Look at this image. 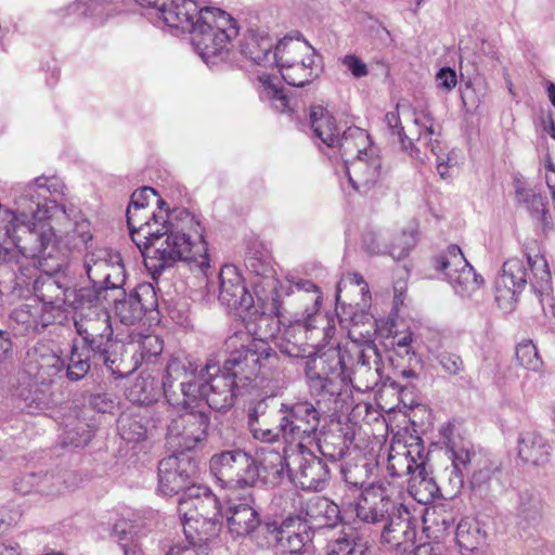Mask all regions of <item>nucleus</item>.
Returning <instances> with one entry per match:
<instances>
[{"mask_svg": "<svg viewBox=\"0 0 555 555\" xmlns=\"http://www.w3.org/2000/svg\"><path fill=\"white\" fill-rule=\"evenodd\" d=\"M243 361L241 353L231 351L222 369L210 359L198 372V364L190 358H172L163 379L164 395L170 405L192 408L205 401L212 410L225 411L233 405L240 387L262 375L249 374Z\"/></svg>", "mask_w": 555, "mask_h": 555, "instance_id": "1", "label": "nucleus"}, {"mask_svg": "<svg viewBox=\"0 0 555 555\" xmlns=\"http://www.w3.org/2000/svg\"><path fill=\"white\" fill-rule=\"evenodd\" d=\"M380 354L372 345L352 343L345 348L330 347L306 362L305 372L310 390L345 401L350 387L364 392L380 378Z\"/></svg>", "mask_w": 555, "mask_h": 555, "instance_id": "2", "label": "nucleus"}, {"mask_svg": "<svg viewBox=\"0 0 555 555\" xmlns=\"http://www.w3.org/2000/svg\"><path fill=\"white\" fill-rule=\"evenodd\" d=\"M133 243L142 254L153 247L162 268L170 267L177 261L194 262L202 270L209 267L203 228L188 210L169 214L163 223L158 220L140 223L139 230L133 234Z\"/></svg>", "mask_w": 555, "mask_h": 555, "instance_id": "3", "label": "nucleus"}, {"mask_svg": "<svg viewBox=\"0 0 555 555\" xmlns=\"http://www.w3.org/2000/svg\"><path fill=\"white\" fill-rule=\"evenodd\" d=\"M253 305L242 315L246 332L237 331L225 340V347L234 353H241L245 360V371L249 374L262 372L266 376L276 366L278 356L270 348L268 340H276L281 328L279 301L272 298L269 304L260 307Z\"/></svg>", "mask_w": 555, "mask_h": 555, "instance_id": "4", "label": "nucleus"}, {"mask_svg": "<svg viewBox=\"0 0 555 555\" xmlns=\"http://www.w3.org/2000/svg\"><path fill=\"white\" fill-rule=\"evenodd\" d=\"M74 325L94 360H100L112 374L122 373L118 366L124 344L114 336L111 315L100 304L99 292L81 287L75 297Z\"/></svg>", "mask_w": 555, "mask_h": 555, "instance_id": "5", "label": "nucleus"}, {"mask_svg": "<svg viewBox=\"0 0 555 555\" xmlns=\"http://www.w3.org/2000/svg\"><path fill=\"white\" fill-rule=\"evenodd\" d=\"M296 289L298 299L311 302V307L306 308L307 315L304 320H297L284 328H280L276 346L282 353L293 358H304L308 352L309 360L313 354L308 351V348H318L320 338H331L335 327L331 325V320L319 311L321 296L312 282L297 283ZM320 352L318 351L317 354Z\"/></svg>", "mask_w": 555, "mask_h": 555, "instance_id": "6", "label": "nucleus"}, {"mask_svg": "<svg viewBox=\"0 0 555 555\" xmlns=\"http://www.w3.org/2000/svg\"><path fill=\"white\" fill-rule=\"evenodd\" d=\"M17 254L33 259L44 271L62 268L63 254L50 223L0 225V261H11Z\"/></svg>", "mask_w": 555, "mask_h": 555, "instance_id": "7", "label": "nucleus"}, {"mask_svg": "<svg viewBox=\"0 0 555 555\" xmlns=\"http://www.w3.org/2000/svg\"><path fill=\"white\" fill-rule=\"evenodd\" d=\"M389 134L410 157L424 164L429 154L439 158L442 152L440 131L434 127V117L423 111L416 113L409 104L398 103L395 111L385 115Z\"/></svg>", "mask_w": 555, "mask_h": 555, "instance_id": "8", "label": "nucleus"}, {"mask_svg": "<svg viewBox=\"0 0 555 555\" xmlns=\"http://www.w3.org/2000/svg\"><path fill=\"white\" fill-rule=\"evenodd\" d=\"M540 297H548L552 291V276L544 256L526 255L524 258H509L503 263L502 274L495 281L496 299L515 300L527 284Z\"/></svg>", "mask_w": 555, "mask_h": 555, "instance_id": "9", "label": "nucleus"}, {"mask_svg": "<svg viewBox=\"0 0 555 555\" xmlns=\"http://www.w3.org/2000/svg\"><path fill=\"white\" fill-rule=\"evenodd\" d=\"M193 44L205 63L215 57H222L228 51L232 39L238 35L235 20L225 11L215 7H202L195 18Z\"/></svg>", "mask_w": 555, "mask_h": 555, "instance_id": "10", "label": "nucleus"}, {"mask_svg": "<svg viewBox=\"0 0 555 555\" xmlns=\"http://www.w3.org/2000/svg\"><path fill=\"white\" fill-rule=\"evenodd\" d=\"M209 469L223 488L254 487L261 477V466L242 449L222 451L211 456Z\"/></svg>", "mask_w": 555, "mask_h": 555, "instance_id": "11", "label": "nucleus"}, {"mask_svg": "<svg viewBox=\"0 0 555 555\" xmlns=\"http://www.w3.org/2000/svg\"><path fill=\"white\" fill-rule=\"evenodd\" d=\"M270 463L273 465L274 476H280L286 466L294 485L302 490L322 491L331 478L327 464L307 448L299 449L292 463H285V459L278 452L271 453Z\"/></svg>", "mask_w": 555, "mask_h": 555, "instance_id": "12", "label": "nucleus"}, {"mask_svg": "<svg viewBox=\"0 0 555 555\" xmlns=\"http://www.w3.org/2000/svg\"><path fill=\"white\" fill-rule=\"evenodd\" d=\"M280 430L282 438L291 443L296 442L298 449L318 440L321 413L309 401L293 404L283 403L280 408Z\"/></svg>", "mask_w": 555, "mask_h": 555, "instance_id": "13", "label": "nucleus"}, {"mask_svg": "<svg viewBox=\"0 0 555 555\" xmlns=\"http://www.w3.org/2000/svg\"><path fill=\"white\" fill-rule=\"evenodd\" d=\"M434 266L443 272L454 292L462 297H470L483 283L482 276L476 273L457 245L448 246L435 258Z\"/></svg>", "mask_w": 555, "mask_h": 555, "instance_id": "14", "label": "nucleus"}, {"mask_svg": "<svg viewBox=\"0 0 555 555\" xmlns=\"http://www.w3.org/2000/svg\"><path fill=\"white\" fill-rule=\"evenodd\" d=\"M85 270L99 297L104 291L121 288L126 281L121 257L112 249L98 248L87 253Z\"/></svg>", "mask_w": 555, "mask_h": 555, "instance_id": "15", "label": "nucleus"}, {"mask_svg": "<svg viewBox=\"0 0 555 555\" xmlns=\"http://www.w3.org/2000/svg\"><path fill=\"white\" fill-rule=\"evenodd\" d=\"M34 292L42 311L61 323L66 318L67 309H75V297L79 289H72L59 278L46 272L36 279Z\"/></svg>", "mask_w": 555, "mask_h": 555, "instance_id": "16", "label": "nucleus"}, {"mask_svg": "<svg viewBox=\"0 0 555 555\" xmlns=\"http://www.w3.org/2000/svg\"><path fill=\"white\" fill-rule=\"evenodd\" d=\"M208 426L209 417L204 412H186L168 425L167 444L178 454L193 450L206 439Z\"/></svg>", "mask_w": 555, "mask_h": 555, "instance_id": "17", "label": "nucleus"}, {"mask_svg": "<svg viewBox=\"0 0 555 555\" xmlns=\"http://www.w3.org/2000/svg\"><path fill=\"white\" fill-rule=\"evenodd\" d=\"M196 473L197 465L191 455L173 452L159 461L158 491L169 496L184 492L193 483Z\"/></svg>", "mask_w": 555, "mask_h": 555, "instance_id": "18", "label": "nucleus"}, {"mask_svg": "<svg viewBox=\"0 0 555 555\" xmlns=\"http://www.w3.org/2000/svg\"><path fill=\"white\" fill-rule=\"evenodd\" d=\"M391 498V489L384 485H370L358 499L354 511L359 520L365 524L380 522L397 512L398 506Z\"/></svg>", "mask_w": 555, "mask_h": 555, "instance_id": "19", "label": "nucleus"}, {"mask_svg": "<svg viewBox=\"0 0 555 555\" xmlns=\"http://www.w3.org/2000/svg\"><path fill=\"white\" fill-rule=\"evenodd\" d=\"M415 538L414 520L410 512L400 504L382 531V544L397 554H410L415 550Z\"/></svg>", "mask_w": 555, "mask_h": 555, "instance_id": "20", "label": "nucleus"}, {"mask_svg": "<svg viewBox=\"0 0 555 555\" xmlns=\"http://www.w3.org/2000/svg\"><path fill=\"white\" fill-rule=\"evenodd\" d=\"M178 512L181 519L204 517L220 519V503L211 490L202 485L192 483L179 499Z\"/></svg>", "mask_w": 555, "mask_h": 555, "instance_id": "21", "label": "nucleus"}, {"mask_svg": "<svg viewBox=\"0 0 555 555\" xmlns=\"http://www.w3.org/2000/svg\"><path fill=\"white\" fill-rule=\"evenodd\" d=\"M219 301L230 309L242 310V312L251 309L255 302L242 275L232 264L223 266L219 272Z\"/></svg>", "mask_w": 555, "mask_h": 555, "instance_id": "22", "label": "nucleus"}, {"mask_svg": "<svg viewBox=\"0 0 555 555\" xmlns=\"http://www.w3.org/2000/svg\"><path fill=\"white\" fill-rule=\"evenodd\" d=\"M279 548L289 555H315L312 543L313 531L307 520L300 517H287L282 521Z\"/></svg>", "mask_w": 555, "mask_h": 555, "instance_id": "23", "label": "nucleus"}, {"mask_svg": "<svg viewBox=\"0 0 555 555\" xmlns=\"http://www.w3.org/2000/svg\"><path fill=\"white\" fill-rule=\"evenodd\" d=\"M154 295V288L151 285H140L129 294L122 292V297L114 300L115 317L125 325L137 324L149 309L147 297L153 299Z\"/></svg>", "mask_w": 555, "mask_h": 555, "instance_id": "24", "label": "nucleus"}, {"mask_svg": "<svg viewBox=\"0 0 555 555\" xmlns=\"http://www.w3.org/2000/svg\"><path fill=\"white\" fill-rule=\"evenodd\" d=\"M201 10L202 5L195 0H167L158 7V16L169 27L189 31L194 28Z\"/></svg>", "mask_w": 555, "mask_h": 555, "instance_id": "25", "label": "nucleus"}, {"mask_svg": "<svg viewBox=\"0 0 555 555\" xmlns=\"http://www.w3.org/2000/svg\"><path fill=\"white\" fill-rule=\"evenodd\" d=\"M371 548L370 535L353 526L344 528L337 537L327 541L326 555H367Z\"/></svg>", "mask_w": 555, "mask_h": 555, "instance_id": "26", "label": "nucleus"}, {"mask_svg": "<svg viewBox=\"0 0 555 555\" xmlns=\"http://www.w3.org/2000/svg\"><path fill=\"white\" fill-rule=\"evenodd\" d=\"M359 156L346 165L351 186L361 193H367L380 178V159L376 156Z\"/></svg>", "mask_w": 555, "mask_h": 555, "instance_id": "27", "label": "nucleus"}, {"mask_svg": "<svg viewBox=\"0 0 555 555\" xmlns=\"http://www.w3.org/2000/svg\"><path fill=\"white\" fill-rule=\"evenodd\" d=\"M269 66L289 67L295 63L314 59V49L304 39L284 37L273 47Z\"/></svg>", "mask_w": 555, "mask_h": 555, "instance_id": "28", "label": "nucleus"}, {"mask_svg": "<svg viewBox=\"0 0 555 555\" xmlns=\"http://www.w3.org/2000/svg\"><path fill=\"white\" fill-rule=\"evenodd\" d=\"M151 201H155L157 205L164 204V202L158 198L156 191L150 186L135 190L131 195V201L127 209V223L132 241L133 234L139 230L140 223H145L146 221L154 222L157 220L155 214L146 209Z\"/></svg>", "mask_w": 555, "mask_h": 555, "instance_id": "29", "label": "nucleus"}, {"mask_svg": "<svg viewBox=\"0 0 555 555\" xmlns=\"http://www.w3.org/2000/svg\"><path fill=\"white\" fill-rule=\"evenodd\" d=\"M418 462H426L424 449L418 444L391 447L387 470L393 477H411L414 469H417Z\"/></svg>", "mask_w": 555, "mask_h": 555, "instance_id": "30", "label": "nucleus"}, {"mask_svg": "<svg viewBox=\"0 0 555 555\" xmlns=\"http://www.w3.org/2000/svg\"><path fill=\"white\" fill-rule=\"evenodd\" d=\"M273 47V39L263 30L248 29L240 41L241 53L251 62L263 66H269Z\"/></svg>", "mask_w": 555, "mask_h": 555, "instance_id": "31", "label": "nucleus"}, {"mask_svg": "<svg viewBox=\"0 0 555 555\" xmlns=\"http://www.w3.org/2000/svg\"><path fill=\"white\" fill-rule=\"evenodd\" d=\"M551 449L547 440L535 431L521 433L517 439L518 456L527 464L545 465L550 461Z\"/></svg>", "mask_w": 555, "mask_h": 555, "instance_id": "32", "label": "nucleus"}, {"mask_svg": "<svg viewBox=\"0 0 555 555\" xmlns=\"http://www.w3.org/2000/svg\"><path fill=\"white\" fill-rule=\"evenodd\" d=\"M227 517L229 531L237 538L250 537L260 525L259 513L249 502L232 504Z\"/></svg>", "mask_w": 555, "mask_h": 555, "instance_id": "33", "label": "nucleus"}, {"mask_svg": "<svg viewBox=\"0 0 555 555\" xmlns=\"http://www.w3.org/2000/svg\"><path fill=\"white\" fill-rule=\"evenodd\" d=\"M515 199L517 205L522 206L538 222L546 227L550 224L546 199L533 189L526 188L519 178L514 180Z\"/></svg>", "mask_w": 555, "mask_h": 555, "instance_id": "34", "label": "nucleus"}, {"mask_svg": "<svg viewBox=\"0 0 555 555\" xmlns=\"http://www.w3.org/2000/svg\"><path fill=\"white\" fill-rule=\"evenodd\" d=\"M487 537L485 526L474 518L461 519L455 529V540L462 555L481 548L487 543Z\"/></svg>", "mask_w": 555, "mask_h": 555, "instance_id": "35", "label": "nucleus"}, {"mask_svg": "<svg viewBox=\"0 0 555 555\" xmlns=\"http://www.w3.org/2000/svg\"><path fill=\"white\" fill-rule=\"evenodd\" d=\"M10 319L24 331H38L39 327L44 328L55 323V318L46 314L36 300H34V304L22 302L11 311Z\"/></svg>", "mask_w": 555, "mask_h": 555, "instance_id": "36", "label": "nucleus"}, {"mask_svg": "<svg viewBox=\"0 0 555 555\" xmlns=\"http://www.w3.org/2000/svg\"><path fill=\"white\" fill-rule=\"evenodd\" d=\"M245 266L251 273L261 278V281L255 282L256 287L263 284L271 293L275 292L276 280L267 251L256 246L249 247L245 257Z\"/></svg>", "mask_w": 555, "mask_h": 555, "instance_id": "37", "label": "nucleus"}, {"mask_svg": "<svg viewBox=\"0 0 555 555\" xmlns=\"http://www.w3.org/2000/svg\"><path fill=\"white\" fill-rule=\"evenodd\" d=\"M336 146L339 147L347 165L359 156H367L366 150L370 146V137L365 130L359 127H349L341 137L338 135Z\"/></svg>", "mask_w": 555, "mask_h": 555, "instance_id": "38", "label": "nucleus"}, {"mask_svg": "<svg viewBox=\"0 0 555 555\" xmlns=\"http://www.w3.org/2000/svg\"><path fill=\"white\" fill-rule=\"evenodd\" d=\"M64 369V361L56 353L49 350H36L30 372L41 385L50 384Z\"/></svg>", "mask_w": 555, "mask_h": 555, "instance_id": "39", "label": "nucleus"}, {"mask_svg": "<svg viewBox=\"0 0 555 555\" xmlns=\"http://www.w3.org/2000/svg\"><path fill=\"white\" fill-rule=\"evenodd\" d=\"M418 463L417 469H414V473L408 479V489L418 503L427 504L436 498L439 489L434 478L428 475L426 462Z\"/></svg>", "mask_w": 555, "mask_h": 555, "instance_id": "40", "label": "nucleus"}, {"mask_svg": "<svg viewBox=\"0 0 555 555\" xmlns=\"http://www.w3.org/2000/svg\"><path fill=\"white\" fill-rule=\"evenodd\" d=\"M184 534L190 543L206 544L209 547L211 539L220 531V519L194 517L193 520L181 519Z\"/></svg>", "mask_w": 555, "mask_h": 555, "instance_id": "41", "label": "nucleus"}, {"mask_svg": "<svg viewBox=\"0 0 555 555\" xmlns=\"http://www.w3.org/2000/svg\"><path fill=\"white\" fill-rule=\"evenodd\" d=\"M501 469L493 463H487L476 469L470 478V487L475 494L486 498L502 488Z\"/></svg>", "mask_w": 555, "mask_h": 555, "instance_id": "42", "label": "nucleus"}, {"mask_svg": "<svg viewBox=\"0 0 555 555\" xmlns=\"http://www.w3.org/2000/svg\"><path fill=\"white\" fill-rule=\"evenodd\" d=\"M36 380L34 384L21 386L17 391L20 400L23 402V409L28 413H39L53 403L52 393L48 385H38Z\"/></svg>", "mask_w": 555, "mask_h": 555, "instance_id": "43", "label": "nucleus"}, {"mask_svg": "<svg viewBox=\"0 0 555 555\" xmlns=\"http://www.w3.org/2000/svg\"><path fill=\"white\" fill-rule=\"evenodd\" d=\"M310 124L315 134L324 144L330 147L336 146L338 133L335 120L324 107L312 106L310 111Z\"/></svg>", "mask_w": 555, "mask_h": 555, "instance_id": "44", "label": "nucleus"}, {"mask_svg": "<svg viewBox=\"0 0 555 555\" xmlns=\"http://www.w3.org/2000/svg\"><path fill=\"white\" fill-rule=\"evenodd\" d=\"M91 362L95 365L102 363V361L93 359L92 351H89L85 345L81 348L73 345L66 367L68 379L77 382L83 378L90 371Z\"/></svg>", "mask_w": 555, "mask_h": 555, "instance_id": "45", "label": "nucleus"}, {"mask_svg": "<svg viewBox=\"0 0 555 555\" xmlns=\"http://www.w3.org/2000/svg\"><path fill=\"white\" fill-rule=\"evenodd\" d=\"M69 473L67 472H46L39 473L37 483V493L43 496H57L69 490Z\"/></svg>", "mask_w": 555, "mask_h": 555, "instance_id": "46", "label": "nucleus"}, {"mask_svg": "<svg viewBox=\"0 0 555 555\" xmlns=\"http://www.w3.org/2000/svg\"><path fill=\"white\" fill-rule=\"evenodd\" d=\"M279 69L284 81L294 87H304L317 77L314 59L300 60L294 65H289V67H281Z\"/></svg>", "mask_w": 555, "mask_h": 555, "instance_id": "47", "label": "nucleus"}, {"mask_svg": "<svg viewBox=\"0 0 555 555\" xmlns=\"http://www.w3.org/2000/svg\"><path fill=\"white\" fill-rule=\"evenodd\" d=\"M260 82V96L267 100L279 112H284L288 106V98L284 93L278 77L261 75L258 77Z\"/></svg>", "mask_w": 555, "mask_h": 555, "instance_id": "48", "label": "nucleus"}, {"mask_svg": "<svg viewBox=\"0 0 555 555\" xmlns=\"http://www.w3.org/2000/svg\"><path fill=\"white\" fill-rule=\"evenodd\" d=\"M452 529V519L449 515L427 511L423 516V530L429 539L440 542Z\"/></svg>", "mask_w": 555, "mask_h": 555, "instance_id": "49", "label": "nucleus"}, {"mask_svg": "<svg viewBox=\"0 0 555 555\" xmlns=\"http://www.w3.org/2000/svg\"><path fill=\"white\" fill-rule=\"evenodd\" d=\"M282 533V522L268 521L259 527L250 534L253 542L262 550H270L280 546Z\"/></svg>", "mask_w": 555, "mask_h": 555, "instance_id": "50", "label": "nucleus"}, {"mask_svg": "<svg viewBox=\"0 0 555 555\" xmlns=\"http://www.w3.org/2000/svg\"><path fill=\"white\" fill-rule=\"evenodd\" d=\"M157 396L155 382L151 377L140 376L135 378L128 390V398L133 403L146 405L153 402Z\"/></svg>", "mask_w": 555, "mask_h": 555, "instance_id": "51", "label": "nucleus"}, {"mask_svg": "<svg viewBox=\"0 0 555 555\" xmlns=\"http://www.w3.org/2000/svg\"><path fill=\"white\" fill-rule=\"evenodd\" d=\"M120 436L127 441H140L147 435V426L140 415H122L118 421Z\"/></svg>", "mask_w": 555, "mask_h": 555, "instance_id": "52", "label": "nucleus"}, {"mask_svg": "<svg viewBox=\"0 0 555 555\" xmlns=\"http://www.w3.org/2000/svg\"><path fill=\"white\" fill-rule=\"evenodd\" d=\"M134 353L139 354L142 361L150 362L163 351V340L156 335H139L138 339L131 341Z\"/></svg>", "mask_w": 555, "mask_h": 555, "instance_id": "53", "label": "nucleus"}, {"mask_svg": "<svg viewBox=\"0 0 555 555\" xmlns=\"http://www.w3.org/2000/svg\"><path fill=\"white\" fill-rule=\"evenodd\" d=\"M133 526L121 519L114 525L113 534L118 539L125 555H140L141 548L134 540Z\"/></svg>", "mask_w": 555, "mask_h": 555, "instance_id": "54", "label": "nucleus"}, {"mask_svg": "<svg viewBox=\"0 0 555 555\" xmlns=\"http://www.w3.org/2000/svg\"><path fill=\"white\" fill-rule=\"evenodd\" d=\"M415 243L414 233L412 231H403L393 238L391 244H387L385 254H388L395 260L403 259L409 255Z\"/></svg>", "mask_w": 555, "mask_h": 555, "instance_id": "55", "label": "nucleus"}, {"mask_svg": "<svg viewBox=\"0 0 555 555\" xmlns=\"http://www.w3.org/2000/svg\"><path fill=\"white\" fill-rule=\"evenodd\" d=\"M516 359L521 366L530 371L535 372L542 365V361L532 341H524L516 347Z\"/></svg>", "mask_w": 555, "mask_h": 555, "instance_id": "56", "label": "nucleus"}, {"mask_svg": "<svg viewBox=\"0 0 555 555\" xmlns=\"http://www.w3.org/2000/svg\"><path fill=\"white\" fill-rule=\"evenodd\" d=\"M387 237L388 233L383 230H367L362 237L363 248L372 255L385 254Z\"/></svg>", "mask_w": 555, "mask_h": 555, "instance_id": "57", "label": "nucleus"}, {"mask_svg": "<svg viewBox=\"0 0 555 555\" xmlns=\"http://www.w3.org/2000/svg\"><path fill=\"white\" fill-rule=\"evenodd\" d=\"M341 474L346 483L354 488H362L367 480L369 469L366 464L347 463L341 467Z\"/></svg>", "mask_w": 555, "mask_h": 555, "instance_id": "58", "label": "nucleus"}, {"mask_svg": "<svg viewBox=\"0 0 555 555\" xmlns=\"http://www.w3.org/2000/svg\"><path fill=\"white\" fill-rule=\"evenodd\" d=\"M314 505L321 513L324 514V517L326 518V521L322 526L330 529L334 528L337 520L339 519L338 506L323 499H318Z\"/></svg>", "mask_w": 555, "mask_h": 555, "instance_id": "59", "label": "nucleus"}, {"mask_svg": "<svg viewBox=\"0 0 555 555\" xmlns=\"http://www.w3.org/2000/svg\"><path fill=\"white\" fill-rule=\"evenodd\" d=\"M111 1L112 0H80L69 5L68 11L70 14H78L82 16L94 15L98 13L102 4Z\"/></svg>", "mask_w": 555, "mask_h": 555, "instance_id": "60", "label": "nucleus"}, {"mask_svg": "<svg viewBox=\"0 0 555 555\" xmlns=\"http://www.w3.org/2000/svg\"><path fill=\"white\" fill-rule=\"evenodd\" d=\"M438 362L443 371L450 375H456L464 371V362L455 353L442 352L438 356Z\"/></svg>", "mask_w": 555, "mask_h": 555, "instance_id": "61", "label": "nucleus"}, {"mask_svg": "<svg viewBox=\"0 0 555 555\" xmlns=\"http://www.w3.org/2000/svg\"><path fill=\"white\" fill-rule=\"evenodd\" d=\"M341 64L357 79L369 74L366 64L356 54H347L341 59Z\"/></svg>", "mask_w": 555, "mask_h": 555, "instance_id": "62", "label": "nucleus"}, {"mask_svg": "<svg viewBox=\"0 0 555 555\" xmlns=\"http://www.w3.org/2000/svg\"><path fill=\"white\" fill-rule=\"evenodd\" d=\"M253 437L262 442H274L278 441L280 437H282V431L280 430V422L278 423L275 428H264L261 424H251V429H249Z\"/></svg>", "mask_w": 555, "mask_h": 555, "instance_id": "63", "label": "nucleus"}, {"mask_svg": "<svg viewBox=\"0 0 555 555\" xmlns=\"http://www.w3.org/2000/svg\"><path fill=\"white\" fill-rule=\"evenodd\" d=\"M38 479L39 473L25 474L14 481V489L22 494L37 493Z\"/></svg>", "mask_w": 555, "mask_h": 555, "instance_id": "64", "label": "nucleus"}]
</instances>
